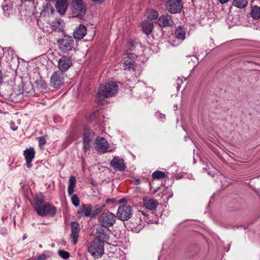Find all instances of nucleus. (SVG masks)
<instances>
[{"instance_id": "f257e3e1", "label": "nucleus", "mask_w": 260, "mask_h": 260, "mask_svg": "<svg viewBox=\"0 0 260 260\" xmlns=\"http://www.w3.org/2000/svg\"><path fill=\"white\" fill-rule=\"evenodd\" d=\"M32 206L37 214L41 216H53L56 209L49 203H44V197L42 194H36Z\"/></svg>"}, {"instance_id": "f03ea898", "label": "nucleus", "mask_w": 260, "mask_h": 260, "mask_svg": "<svg viewBox=\"0 0 260 260\" xmlns=\"http://www.w3.org/2000/svg\"><path fill=\"white\" fill-rule=\"evenodd\" d=\"M118 85L115 82H109L105 85H101L96 95V99L102 102L105 98L115 95L118 90Z\"/></svg>"}, {"instance_id": "7ed1b4c3", "label": "nucleus", "mask_w": 260, "mask_h": 260, "mask_svg": "<svg viewBox=\"0 0 260 260\" xmlns=\"http://www.w3.org/2000/svg\"><path fill=\"white\" fill-rule=\"evenodd\" d=\"M58 44L59 50L63 53L72 51L75 46L73 38L67 35H63L61 38L59 39Z\"/></svg>"}, {"instance_id": "20e7f679", "label": "nucleus", "mask_w": 260, "mask_h": 260, "mask_svg": "<svg viewBox=\"0 0 260 260\" xmlns=\"http://www.w3.org/2000/svg\"><path fill=\"white\" fill-rule=\"evenodd\" d=\"M71 8L74 17L84 16L86 12V8L82 0H69Z\"/></svg>"}, {"instance_id": "39448f33", "label": "nucleus", "mask_w": 260, "mask_h": 260, "mask_svg": "<svg viewBox=\"0 0 260 260\" xmlns=\"http://www.w3.org/2000/svg\"><path fill=\"white\" fill-rule=\"evenodd\" d=\"M116 220V216L113 213L106 211L103 212L99 219L100 225L106 228L112 226Z\"/></svg>"}, {"instance_id": "423d86ee", "label": "nucleus", "mask_w": 260, "mask_h": 260, "mask_svg": "<svg viewBox=\"0 0 260 260\" xmlns=\"http://www.w3.org/2000/svg\"><path fill=\"white\" fill-rule=\"evenodd\" d=\"M88 252L95 258L101 256L104 253V243L97 238L94 240L88 248Z\"/></svg>"}, {"instance_id": "0eeeda50", "label": "nucleus", "mask_w": 260, "mask_h": 260, "mask_svg": "<svg viewBox=\"0 0 260 260\" xmlns=\"http://www.w3.org/2000/svg\"><path fill=\"white\" fill-rule=\"evenodd\" d=\"M94 148L99 153H105L107 152H112L114 149L110 148L107 140L104 137H98L95 140Z\"/></svg>"}, {"instance_id": "6e6552de", "label": "nucleus", "mask_w": 260, "mask_h": 260, "mask_svg": "<svg viewBox=\"0 0 260 260\" xmlns=\"http://www.w3.org/2000/svg\"><path fill=\"white\" fill-rule=\"evenodd\" d=\"M166 7L169 13L176 14L181 12L183 8V3L181 0H168Z\"/></svg>"}, {"instance_id": "1a4fd4ad", "label": "nucleus", "mask_w": 260, "mask_h": 260, "mask_svg": "<svg viewBox=\"0 0 260 260\" xmlns=\"http://www.w3.org/2000/svg\"><path fill=\"white\" fill-rule=\"evenodd\" d=\"M132 215V210L130 206L123 205L120 206L117 210L116 217L119 219L125 221L129 219Z\"/></svg>"}, {"instance_id": "9d476101", "label": "nucleus", "mask_w": 260, "mask_h": 260, "mask_svg": "<svg viewBox=\"0 0 260 260\" xmlns=\"http://www.w3.org/2000/svg\"><path fill=\"white\" fill-rule=\"evenodd\" d=\"M64 75L60 71L55 72L50 78L51 86L55 88H59L63 83Z\"/></svg>"}, {"instance_id": "9b49d317", "label": "nucleus", "mask_w": 260, "mask_h": 260, "mask_svg": "<svg viewBox=\"0 0 260 260\" xmlns=\"http://www.w3.org/2000/svg\"><path fill=\"white\" fill-rule=\"evenodd\" d=\"M72 64V59L67 56H62L58 60V67L62 73L66 72Z\"/></svg>"}, {"instance_id": "f8f14e48", "label": "nucleus", "mask_w": 260, "mask_h": 260, "mask_svg": "<svg viewBox=\"0 0 260 260\" xmlns=\"http://www.w3.org/2000/svg\"><path fill=\"white\" fill-rule=\"evenodd\" d=\"M71 238H72V242L74 245L76 244L79 238L80 231V225L77 222H72L71 223Z\"/></svg>"}, {"instance_id": "ddd939ff", "label": "nucleus", "mask_w": 260, "mask_h": 260, "mask_svg": "<svg viewBox=\"0 0 260 260\" xmlns=\"http://www.w3.org/2000/svg\"><path fill=\"white\" fill-rule=\"evenodd\" d=\"M111 166L116 171H122L125 169L124 159L117 156H115L110 162Z\"/></svg>"}, {"instance_id": "4468645a", "label": "nucleus", "mask_w": 260, "mask_h": 260, "mask_svg": "<svg viewBox=\"0 0 260 260\" xmlns=\"http://www.w3.org/2000/svg\"><path fill=\"white\" fill-rule=\"evenodd\" d=\"M55 7L56 11L61 16L64 15L68 7L67 0H57L55 3Z\"/></svg>"}, {"instance_id": "2eb2a0df", "label": "nucleus", "mask_w": 260, "mask_h": 260, "mask_svg": "<svg viewBox=\"0 0 260 260\" xmlns=\"http://www.w3.org/2000/svg\"><path fill=\"white\" fill-rule=\"evenodd\" d=\"M92 206L90 204H82L80 207L78 214L81 216L92 218Z\"/></svg>"}, {"instance_id": "dca6fc26", "label": "nucleus", "mask_w": 260, "mask_h": 260, "mask_svg": "<svg viewBox=\"0 0 260 260\" xmlns=\"http://www.w3.org/2000/svg\"><path fill=\"white\" fill-rule=\"evenodd\" d=\"M134 54L131 53L125 54L123 56V67L124 70L134 69L133 58Z\"/></svg>"}, {"instance_id": "f3484780", "label": "nucleus", "mask_w": 260, "mask_h": 260, "mask_svg": "<svg viewBox=\"0 0 260 260\" xmlns=\"http://www.w3.org/2000/svg\"><path fill=\"white\" fill-rule=\"evenodd\" d=\"M24 155L26 160L27 168H30L32 166L31 161L35 157V150L32 148H30L24 151Z\"/></svg>"}, {"instance_id": "a211bd4d", "label": "nucleus", "mask_w": 260, "mask_h": 260, "mask_svg": "<svg viewBox=\"0 0 260 260\" xmlns=\"http://www.w3.org/2000/svg\"><path fill=\"white\" fill-rule=\"evenodd\" d=\"M86 28L82 24L76 27L73 32V36L75 39L80 40L82 39L86 34Z\"/></svg>"}, {"instance_id": "6ab92c4d", "label": "nucleus", "mask_w": 260, "mask_h": 260, "mask_svg": "<svg viewBox=\"0 0 260 260\" xmlns=\"http://www.w3.org/2000/svg\"><path fill=\"white\" fill-rule=\"evenodd\" d=\"M143 202L144 206L151 210H155L158 205L157 202L152 198H145L143 200Z\"/></svg>"}, {"instance_id": "aec40b11", "label": "nucleus", "mask_w": 260, "mask_h": 260, "mask_svg": "<svg viewBox=\"0 0 260 260\" xmlns=\"http://www.w3.org/2000/svg\"><path fill=\"white\" fill-rule=\"evenodd\" d=\"M172 21L169 15H162L157 20V23L160 27H166L171 25Z\"/></svg>"}, {"instance_id": "412c9836", "label": "nucleus", "mask_w": 260, "mask_h": 260, "mask_svg": "<svg viewBox=\"0 0 260 260\" xmlns=\"http://www.w3.org/2000/svg\"><path fill=\"white\" fill-rule=\"evenodd\" d=\"M53 30L60 31L63 29L64 22L60 18H57L53 21L50 24Z\"/></svg>"}, {"instance_id": "4be33fe9", "label": "nucleus", "mask_w": 260, "mask_h": 260, "mask_svg": "<svg viewBox=\"0 0 260 260\" xmlns=\"http://www.w3.org/2000/svg\"><path fill=\"white\" fill-rule=\"evenodd\" d=\"M142 27L144 32L148 35L152 30L153 22L150 20H146L142 23Z\"/></svg>"}, {"instance_id": "5701e85b", "label": "nucleus", "mask_w": 260, "mask_h": 260, "mask_svg": "<svg viewBox=\"0 0 260 260\" xmlns=\"http://www.w3.org/2000/svg\"><path fill=\"white\" fill-rule=\"evenodd\" d=\"M175 35L177 39L183 41L185 39L186 32L182 27L179 26L176 28Z\"/></svg>"}, {"instance_id": "b1692460", "label": "nucleus", "mask_w": 260, "mask_h": 260, "mask_svg": "<svg viewBox=\"0 0 260 260\" xmlns=\"http://www.w3.org/2000/svg\"><path fill=\"white\" fill-rule=\"evenodd\" d=\"M76 183V178L73 176H71L69 178V184L68 187V192L69 195H72L73 193Z\"/></svg>"}, {"instance_id": "393cba45", "label": "nucleus", "mask_w": 260, "mask_h": 260, "mask_svg": "<svg viewBox=\"0 0 260 260\" xmlns=\"http://www.w3.org/2000/svg\"><path fill=\"white\" fill-rule=\"evenodd\" d=\"M106 207V204H103L101 206L95 205L92 207L91 209L92 218L95 217L100 212H101Z\"/></svg>"}, {"instance_id": "a878e982", "label": "nucleus", "mask_w": 260, "mask_h": 260, "mask_svg": "<svg viewBox=\"0 0 260 260\" xmlns=\"http://www.w3.org/2000/svg\"><path fill=\"white\" fill-rule=\"evenodd\" d=\"M233 5L239 9L245 8L248 5L247 0H233Z\"/></svg>"}, {"instance_id": "bb28decb", "label": "nucleus", "mask_w": 260, "mask_h": 260, "mask_svg": "<svg viewBox=\"0 0 260 260\" xmlns=\"http://www.w3.org/2000/svg\"><path fill=\"white\" fill-rule=\"evenodd\" d=\"M96 232L100 235L99 236L100 239H108V230H105L103 228H99L96 229Z\"/></svg>"}, {"instance_id": "cd10ccee", "label": "nucleus", "mask_w": 260, "mask_h": 260, "mask_svg": "<svg viewBox=\"0 0 260 260\" xmlns=\"http://www.w3.org/2000/svg\"><path fill=\"white\" fill-rule=\"evenodd\" d=\"M251 16L254 19L260 18V8L256 6L253 7L251 11Z\"/></svg>"}, {"instance_id": "c85d7f7f", "label": "nucleus", "mask_w": 260, "mask_h": 260, "mask_svg": "<svg viewBox=\"0 0 260 260\" xmlns=\"http://www.w3.org/2000/svg\"><path fill=\"white\" fill-rule=\"evenodd\" d=\"M148 19L152 21L153 20L156 19L158 16V13L157 11L154 10H149L148 11Z\"/></svg>"}, {"instance_id": "c756f323", "label": "nucleus", "mask_w": 260, "mask_h": 260, "mask_svg": "<svg viewBox=\"0 0 260 260\" xmlns=\"http://www.w3.org/2000/svg\"><path fill=\"white\" fill-rule=\"evenodd\" d=\"M93 134L89 129L86 130L83 134V141L89 142L92 140Z\"/></svg>"}, {"instance_id": "7c9ffc66", "label": "nucleus", "mask_w": 260, "mask_h": 260, "mask_svg": "<svg viewBox=\"0 0 260 260\" xmlns=\"http://www.w3.org/2000/svg\"><path fill=\"white\" fill-rule=\"evenodd\" d=\"M152 177L153 179H161L166 177L165 173L160 171H156L152 174Z\"/></svg>"}, {"instance_id": "2f4dec72", "label": "nucleus", "mask_w": 260, "mask_h": 260, "mask_svg": "<svg viewBox=\"0 0 260 260\" xmlns=\"http://www.w3.org/2000/svg\"><path fill=\"white\" fill-rule=\"evenodd\" d=\"M208 169L203 168V170L207 171V173L209 175L211 176L212 177H215V175L217 174V171L214 168L211 166L209 167L208 166Z\"/></svg>"}, {"instance_id": "473e14b6", "label": "nucleus", "mask_w": 260, "mask_h": 260, "mask_svg": "<svg viewBox=\"0 0 260 260\" xmlns=\"http://www.w3.org/2000/svg\"><path fill=\"white\" fill-rule=\"evenodd\" d=\"M71 200L73 204L75 207H78L79 205V199L76 194H72Z\"/></svg>"}, {"instance_id": "72a5a7b5", "label": "nucleus", "mask_w": 260, "mask_h": 260, "mask_svg": "<svg viewBox=\"0 0 260 260\" xmlns=\"http://www.w3.org/2000/svg\"><path fill=\"white\" fill-rule=\"evenodd\" d=\"M58 253L59 255L63 259H67L70 257L69 252L66 251L64 250H59Z\"/></svg>"}, {"instance_id": "f704fd0d", "label": "nucleus", "mask_w": 260, "mask_h": 260, "mask_svg": "<svg viewBox=\"0 0 260 260\" xmlns=\"http://www.w3.org/2000/svg\"><path fill=\"white\" fill-rule=\"evenodd\" d=\"M188 63L191 66H194V63L198 61V59L196 56H191L187 57Z\"/></svg>"}, {"instance_id": "c9c22d12", "label": "nucleus", "mask_w": 260, "mask_h": 260, "mask_svg": "<svg viewBox=\"0 0 260 260\" xmlns=\"http://www.w3.org/2000/svg\"><path fill=\"white\" fill-rule=\"evenodd\" d=\"M50 257V254L49 252L43 253L41 255L39 256L37 258V260H45Z\"/></svg>"}, {"instance_id": "e433bc0d", "label": "nucleus", "mask_w": 260, "mask_h": 260, "mask_svg": "<svg viewBox=\"0 0 260 260\" xmlns=\"http://www.w3.org/2000/svg\"><path fill=\"white\" fill-rule=\"evenodd\" d=\"M83 148L85 152L88 151L90 148V145L89 142L83 141Z\"/></svg>"}, {"instance_id": "4c0bfd02", "label": "nucleus", "mask_w": 260, "mask_h": 260, "mask_svg": "<svg viewBox=\"0 0 260 260\" xmlns=\"http://www.w3.org/2000/svg\"><path fill=\"white\" fill-rule=\"evenodd\" d=\"M39 146L41 148H43L46 143V140L44 137H41L39 138Z\"/></svg>"}, {"instance_id": "58836bf2", "label": "nucleus", "mask_w": 260, "mask_h": 260, "mask_svg": "<svg viewBox=\"0 0 260 260\" xmlns=\"http://www.w3.org/2000/svg\"><path fill=\"white\" fill-rule=\"evenodd\" d=\"M114 202V200L113 199H107L106 200V204L109 203H113Z\"/></svg>"}, {"instance_id": "ea45409f", "label": "nucleus", "mask_w": 260, "mask_h": 260, "mask_svg": "<svg viewBox=\"0 0 260 260\" xmlns=\"http://www.w3.org/2000/svg\"><path fill=\"white\" fill-rule=\"evenodd\" d=\"M30 88H31L30 90H29L28 92H26V93L25 94V96L30 95L34 93V91L32 90V89L31 86H30Z\"/></svg>"}, {"instance_id": "a19ab883", "label": "nucleus", "mask_w": 260, "mask_h": 260, "mask_svg": "<svg viewBox=\"0 0 260 260\" xmlns=\"http://www.w3.org/2000/svg\"><path fill=\"white\" fill-rule=\"evenodd\" d=\"M91 1H92V2H94L96 3L100 4V3H102L104 0H91Z\"/></svg>"}, {"instance_id": "79ce46f5", "label": "nucleus", "mask_w": 260, "mask_h": 260, "mask_svg": "<svg viewBox=\"0 0 260 260\" xmlns=\"http://www.w3.org/2000/svg\"><path fill=\"white\" fill-rule=\"evenodd\" d=\"M222 4L228 3L230 0H218Z\"/></svg>"}, {"instance_id": "37998d69", "label": "nucleus", "mask_w": 260, "mask_h": 260, "mask_svg": "<svg viewBox=\"0 0 260 260\" xmlns=\"http://www.w3.org/2000/svg\"><path fill=\"white\" fill-rule=\"evenodd\" d=\"M140 183V181L139 179H135L134 181V184L136 185H138Z\"/></svg>"}, {"instance_id": "c03bdc74", "label": "nucleus", "mask_w": 260, "mask_h": 260, "mask_svg": "<svg viewBox=\"0 0 260 260\" xmlns=\"http://www.w3.org/2000/svg\"><path fill=\"white\" fill-rule=\"evenodd\" d=\"M3 74L1 71H0V83H2L3 82Z\"/></svg>"}, {"instance_id": "a18cd8bd", "label": "nucleus", "mask_w": 260, "mask_h": 260, "mask_svg": "<svg viewBox=\"0 0 260 260\" xmlns=\"http://www.w3.org/2000/svg\"><path fill=\"white\" fill-rule=\"evenodd\" d=\"M2 232H3V234H5L7 233V230L6 228H2Z\"/></svg>"}, {"instance_id": "49530a36", "label": "nucleus", "mask_w": 260, "mask_h": 260, "mask_svg": "<svg viewBox=\"0 0 260 260\" xmlns=\"http://www.w3.org/2000/svg\"><path fill=\"white\" fill-rule=\"evenodd\" d=\"M12 128V129H13V131H16V130L17 129V127H16V128Z\"/></svg>"}, {"instance_id": "de8ad7c7", "label": "nucleus", "mask_w": 260, "mask_h": 260, "mask_svg": "<svg viewBox=\"0 0 260 260\" xmlns=\"http://www.w3.org/2000/svg\"><path fill=\"white\" fill-rule=\"evenodd\" d=\"M39 247L41 248V247H42V245H39Z\"/></svg>"}]
</instances>
